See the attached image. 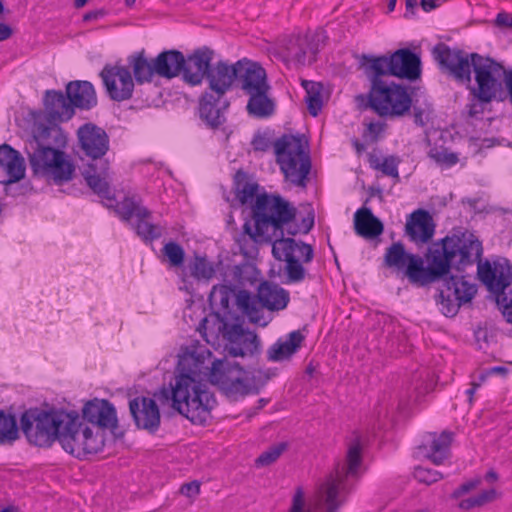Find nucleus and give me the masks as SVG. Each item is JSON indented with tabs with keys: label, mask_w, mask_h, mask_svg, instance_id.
<instances>
[{
	"label": "nucleus",
	"mask_w": 512,
	"mask_h": 512,
	"mask_svg": "<svg viewBox=\"0 0 512 512\" xmlns=\"http://www.w3.org/2000/svg\"><path fill=\"white\" fill-rule=\"evenodd\" d=\"M297 213V208L280 194L261 193L252 206L254 229L250 220L245 221L242 233L236 239L240 253L253 257L258 253L257 245L271 244L272 254L278 261L297 259L294 253L298 250L304 263L311 262L314 257L312 245L285 237L299 233L297 226H291Z\"/></svg>",
	"instance_id": "nucleus-1"
},
{
	"label": "nucleus",
	"mask_w": 512,
	"mask_h": 512,
	"mask_svg": "<svg viewBox=\"0 0 512 512\" xmlns=\"http://www.w3.org/2000/svg\"><path fill=\"white\" fill-rule=\"evenodd\" d=\"M482 252V243L473 233L459 230L432 243L426 253L427 267L419 255L406 252L401 242L386 249L384 265L404 271L410 283L422 287L449 275L451 268L463 271L480 261Z\"/></svg>",
	"instance_id": "nucleus-2"
},
{
	"label": "nucleus",
	"mask_w": 512,
	"mask_h": 512,
	"mask_svg": "<svg viewBox=\"0 0 512 512\" xmlns=\"http://www.w3.org/2000/svg\"><path fill=\"white\" fill-rule=\"evenodd\" d=\"M360 68L370 81L366 108L380 117H401L412 107L409 87L395 82H386L384 76L416 81L421 76L420 56L409 48H401L391 54L374 56L363 54Z\"/></svg>",
	"instance_id": "nucleus-3"
},
{
	"label": "nucleus",
	"mask_w": 512,
	"mask_h": 512,
	"mask_svg": "<svg viewBox=\"0 0 512 512\" xmlns=\"http://www.w3.org/2000/svg\"><path fill=\"white\" fill-rule=\"evenodd\" d=\"M432 55L440 68L460 84L469 85L473 71L476 86H469V90L479 102H503L506 99L511 102V92L507 83L512 77V69H505L504 65L494 58L477 52L467 53L462 49H452L443 42L433 47Z\"/></svg>",
	"instance_id": "nucleus-4"
},
{
	"label": "nucleus",
	"mask_w": 512,
	"mask_h": 512,
	"mask_svg": "<svg viewBox=\"0 0 512 512\" xmlns=\"http://www.w3.org/2000/svg\"><path fill=\"white\" fill-rule=\"evenodd\" d=\"M251 144L255 151L266 152L274 148L276 163L286 181L305 188L311 171L308 141L303 135L283 134L272 142L265 134L254 135Z\"/></svg>",
	"instance_id": "nucleus-5"
},
{
	"label": "nucleus",
	"mask_w": 512,
	"mask_h": 512,
	"mask_svg": "<svg viewBox=\"0 0 512 512\" xmlns=\"http://www.w3.org/2000/svg\"><path fill=\"white\" fill-rule=\"evenodd\" d=\"M195 374L192 370L179 374L171 390L163 389L161 395L164 399L171 400L172 408L191 423L203 425L210 418L216 399L207 390L206 384L196 380Z\"/></svg>",
	"instance_id": "nucleus-6"
},
{
	"label": "nucleus",
	"mask_w": 512,
	"mask_h": 512,
	"mask_svg": "<svg viewBox=\"0 0 512 512\" xmlns=\"http://www.w3.org/2000/svg\"><path fill=\"white\" fill-rule=\"evenodd\" d=\"M67 417V411L62 409L30 408L21 415V429L30 444L47 448L59 440Z\"/></svg>",
	"instance_id": "nucleus-7"
},
{
	"label": "nucleus",
	"mask_w": 512,
	"mask_h": 512,
	"mask_svg": "<svg viewBox=\"0 0 512 512\" xmlns=\"http://www.w3.org/2000/svg\"><path fill=\"white\" fill-rule=\"evenodd\" d=\"M28 148L27 159L32 174L56 185H62L73 179L75 165L60 147H39L35 144Z\"/></svg>",
	"instance_id": "nucleus-8"
},
{
	"label": "nucleus",
	"mask_w": 512,
	"mask_h": 512,
	"mask_svg": "<svg viewBox=\"0 0 512 512\" xmlns=\"http://www.w3.org/2000/svg\"><path fill=\"white\" fill-rule=\"evenodd\" d=\"M346 460V465L337 464L334 474H330L318 490L319 501L327 506V512L338 510L341 505L337 500L340 488L343 487L347 477L357 474L362 463L361 446L358 442L349 447Z\"/></svg>",
	"instance_id": "nucleus-9"
},
{
	"label": "nucleus",
	"mask_w": 512,
	"mask_h": 512,
	"mask_svg": "<svg viewBox=\"0 0 512 512\" xmlns=\"http://www.w3.org/2000/svg\"><path fill=\"white\" fill-rule=\"evenodd\" d=\"M116 213L125 222H130L133 217L135 218L132 227L144 242L151 243L163 234V228L151 221L152 212L143 206L141 200L135 196H126L117 203Z\"/></svg>",
	"instance_id": "nucleus-10"
},
{
	"label": "nucleus",
	"mask_w": 512,
	"mask_h": 512,
	"mask_svg": "<svg viewBox=\"0 0 512 512\" xmlns=\"http://www.w3.org/2000/svg\"><path fill=\"white\" fill-rule=\"evenodd\" d=\"M443 277V287L439 289L436 302L441 312L447 317L455 316L462 304L471 302L477 293V286L465 280L464 276L450 275Z\"/></svg>",
	"instance_id": "nucleus-11"
},
{
	"label": "nucleus",
	"mask_w": 512,
	"mask_h": 512,
	"mask_svg": "<svg viewBox=\"0 0 512 512\" xmlns=\"http://www.w3.org/2000/svg\"><path fill=\"white\" fill-rule=\"evenodd\" d=\"M205 368L209 371L210 382L218 385L227 396H245L249 393L250 388L241 378L243 369L238 363L231 364L227 360L217 359Z\"/></svg>",
	"instance_id": "nucleus-12"
},
{
	"label": "nucleus",
	"mask_w": 512,
	"mask_h": 512,
	"mask_svg": "<svg viewBox=\"0 0 512 512\" xmlns=\"http://www.w3.org/2000/svg\"><path fill=\"white\" fill-rule=\"evenodd\" d=\"M99 76L111 100L122 102L132 98L135 82L129 67L118 63L106 64Z\"/></svg>",
	"instance_id": "nucleus-13"
},
{
	"label": "nucleus",
	"mask_w": 512,
	"mask_h": 512,
	"mask_svg": "<svg viewBox=\"0 0 512 512\" xmlns=\"http://www.w3.org/2000/svg\"><path fill=\"white\" fill-rule=\"evenodd\" d=\"M219 331L230 344L228 347L229 355L243 357L246 354L254 355L260 352V340L257 334L244 330L241 324H229L223 321Z\"/></svg>",
	"instance_id": "nucleus-14"
},
{
	"label": "nucleus",
	"mask_w": 512,
	"mask_h": 512,
	"mask_svg": "<svg viewBox=\"0 0 512 512\" xmlns=\"http://www.w3.org/2000/svg\"><path fill=\"white\" fill-rule=\"evenodd\" d=\"M225 95L205 90L199 97V118L209 129L216 130L226 122L225 113L230 102Z\"/></svg>",
	"instance_id": "nucleus-15"
},
{
	"label": "nucleus",
	"mask_w": 512,
	"mask_h": 512,
	"mask_svg": "<svg viewBox=\"0 0 512 512\" xmlns=\"http://www.w3.org/2000/svg\"><path fill=\"white\" fill-rule=\"evenodd\" d=\"M25 162L19 151L9 144L0 145V183L5 186L6 195H15L12 185L25 177Z\"/></svg>",
	"instance_id": "nucleus-16"
},
{
	"label": "nucleus",
	"mask_w": 512,
	"mask_h": 512,
	"mask_svg": "<svg viewBox=\"0 0 512 512\" xmlns=\"http://www.w3.org/2000/svg\"><path fill=\"white\" fill-rule=\"evenodd\" d=\"M79 146L83 153L92 160H102L110 147L107 132L94 123L88 122L77 130Z\"/></svg>",
	"instance_id": "nucleus-17"
},
{
	"label": "nucleus",
	"mask_w": 512,
	"mask_h": 512,
	"mask_svg": "<svg viewBox=\"0 0 512 512\" xmlns=\"http://www.w3.org/2000/svg\"><path fill=\"white\" fill-rule=\"evenodd\" d=\"M215 52L208 46H202L184 56L185 64L181 69L182 80L190 86L202 84L206 78Z\"/></svg>",
	"instance_id": "nucleus-18"
},
{
	"label": "nucleus",
	"mask_w": 512,
	"mask_h": 512,
	"mask_svg": "<svg viewBox=\"0 0 512 512\" xmlns=\"http://www.w3.org/2000/svg\"><path fill=\"white\" fill-rule=\"evenodd\" d=\"M82 418L98 428L109 429L114 434L118 429L116 409L106 399L94 398L87 401L82 408Z\"/></svg>",
	"instance_id": "nucleus-19"
},
{
	"label": "nucleus",
	"mask_w": 512,
	"mask_h": 512,
	"mask_svg": "<svg viewBox=\"0 0 512 512\" xmlns=\"http://www.w3.org/2000/svg\"><path fill=\"white\" fill-rule=\"evenodd\" d=\"M129 411L137 428L155 433L160 427V411L152 398L139 396L129 401Z\"/></svg>",
	"instance_id": "nucleus-20"
},
{
	"label": "nucleus",
	"mask_w": 512,
	"mask_h": 512,
	"mask_svg": "<svg viewBox=\"0 0 512 512\" xmlns=\"http://www.w3.org/2000/svg\"><path fill=\"white\" fill-rule=\"evenodd\" d=\"M240 61L229 64L227 61L219 60L215 64L211 63L206 80L208 87L206 90L214 91L219 94H226L237 81Z\"/></svg>",
	"instance_id": "nucleus-21"
},
{
	"label": "nucleus",
	"mask_w": 512,
	"mask_h": 512,
	"mask_svg": "<svg viewBox=\"0 0 512 512\" xmlns=\"http://www.w3.org/2000/svg\"><path fill=\"white\" fill-rule=\"evenodd\" d=\"M45 119L48 124H60L70 120L75 110L73 105L62 91L47 90L43 98Z\"/></svg>",
	"instance_id": "nucleus-22"
},
{
	"label": "nucleus",
	"mask_w": 512,
	"mask_h": 512,
	"mask_svg": "<svg viewBox=\"0 0 512 512\" xmlns=\"http://www.w3.org/2000/svg\"><path fill=\"white\" fill-rule=\"evenodd\" d=\"M109 170V162L101 161L100 166L90 163L83 172L84 179L92 191L100 198L106 200L107 207H116L118 203L111 192L110 185L107 181Z\"/></svg>",
	"instance_id": "nucleus-23"
},
{
	"label": "nucleus",
	"mask_w": 512,
	"mask_h": 512,
	"mask_svg": "<svg viewBox=\"0 0 512 512\" xmlns=\"http://www.w3.org/2000/svg\"><path fill=\"white\" fill-rule=\"evenodd\" d=\"M435 222L432 215L424 209L412 212L406 222L405 232L410 241L428 243L435 233Z\"/></svg>",
	"instance_id": "nucleus-24"
},
{
	"label": "nucleus",
	"mask_w": 512,
	"mask_h": 512,
	"mask_svg": "<svg viewBox=\"0 0 512 512\" xmlns=\"http://www.w3.org/2000/svg\"><path fill=\"white\" fill-rule=\"evenodd\" d=\"M67 137L59 124H43L37 123L34 126L32 135L26 140L24 151L28 154L30 145L33 147L37 144L39 147H64Z\"/></svg>",
	"instance_id": "nucleus-25"
},
{
	"label": "nucleus",
	"mask_w": 512,
	"mask_h": 512,
	"mask_svg": "<svg viewBox=\"0 0 512 512\" xmlns=\"http://www.w3.org/2000/svg\"><path fill=\"white\" fill-rule=\"evenodd\" d=\"M478 277L487 290L495 295L497 305H501L508 300L505 289L511 284V274L500 272L499 276H497L496 270L489 262H486L483 265H478Z\"/></svg>",
	"instance_id": "nucleus-26"
},
{
	"label": "nucleus",
	"mask_w": 512,
	"mask_h": 512,
	"mask_svg": "<svg viewBox=\"0 0 512 512\" xmlns=\"http://www.w3.org/2000/svg\"><path fill=\"white\" fill-rule=\"evenodd\" d=\"M239 61L240 68L237 81L240 82L241 89L247 95L264 88H270L267 83L266 72L259 64L246 60Z\"/></svg>",
	"instance_id": "nucleus-27"
},
{
	"label": "nucleus",
	"mask_w": 512,
	"mask_h": 512,
	"mask_svg": "<svg viewBox=\"0 0 512 512\" xmlns=\"http://www.w3.org/2000/svg\"><path fill=\"white\" fill-rule=\"evenodd\" d=\"M256 297L261 309L266 308L270 311L284 310L290 301L289 292L270 281H263L259 285Z\"/></svg>",
	"instance_id": "nucleus-28"
},
{
	"label": "nucleus",
	"mask_w": 512,
	"mask_h": 512,
	"mask_svg": "<svg viewBox=\"0 0 512 512\" xmlns=\"http://www.w3.org/2000/svg\"><path fill=\"white\" fill-rule=\"evenodd\" d=\"M67 415L58 441L66 452L76 457V451L72 448L76 446L83 447L84 428H82L83 424L80 422L79 414L76 411L67 412Z\"/></svg>",
	"instance_id": "nucleus-29"
},
{
	"label": "nucleus",
	"mask_w": 512,
	"mask_h": 512,
	"mask_svg": "<svg viewBox=\"0 0 512 512\" xmlns=\"http://www.w3.org/2000/svg\"><path fill=\"white\" fill-rule=\"evenodd\" d=\"M66 94L74 109L90 110L97 105L96 92L89 81H70L66 85Z\"/></svg>",
	"instance_id": "nucleus-30"
},
{
	"label": "nucleus",
	"mask_w": 512,
	"mask_h": 512,
	"mask_svg": "<svg viewBox=\"0 0 512 512\" xmlns=\"http://www.w3.org/2000/svg\"><path fill=\"white\" fill-rule=\"evenodd\" d=\"M184 64V54L176 49L162 51L154 58V70L157 76L166 79L181 75Z\"/></svg>",
	"instance_id": "nucleus-31"
},
{
	"label": "nucleus",
	"mask_w": 512,
	"mask_h": 512,
	"mask_svg": "<svg viewBox=\"0 0 512 512\" xmlns=\"http://www.w3.org/2000/svg\"><path fill=\"white\" fill-rule=\"evenodd\" d=\"M354 230L365 239H374L383 233L384 226L370 208L362 207L354 214Z\"/></svg>",
	"instance_id": "nucleus-32"
},
{
	"label": "nucleus",
	"mask_w": 512,
	"mask_h": 512,
	"mask_svg": "<svg viewBox=\"0 0 512 512\" xmlns=\"http://www.w3.org/2000/svg\"><path fill=\"white\" fill-rule=\"evenodd\" d=\"M304 335L299 331H292L286 340L279 339L267 351L269 361L280 362L290 359L302 346Z\"/></svg>",
	"instance_id": "nucleus-33"
},
{
	"label": "nucleus",
	"mask_w": 512,
	"mask_h": 512,
	"mask_svg": "<svg viewBox=\"0 0 512 512\" xmlns=\"http://www.w3.org/2000/svg\"><path fill=\"white\" fill-rule=\"evenodd\" d=\"M431 437L430 444L420 446L424 448L427 453L426 457L431 460L435 465L442 464L450 456V447L453 440V433L449 431H443L441 434L430 433Z\"/></svg>",
	"instance_id": "nucleus-34"
},
{
	"label": "nucleus",
	"mask_w": 512,
	"mask_h": 512,
	"mask_svg": "<svg viewBox=\"0 0 512 512\" xmlns=\"http://www.w3.org/2000/svg\"><path fill=\"white\" fill-rule=\"evenodd\" d=\"M127 62L132 68L134 82L138 85L151 83L154 76L157 75L154 70V59L149 60L144 50L128 56Z\"/></svg>",
	"instance_id": "nucleus-35"
},
{
	"label": "nucleus",
	"mask_w": 512,
	"mask_h": 512,
	"mask_svg": "<svg viewBox=\"0 0 512 512\" xmlns=\"http://www.w3.org/2000/svg\"><path fill=\"white\" fill-rule=\"evenodd\" d=\"M269 90L270 88H264L248 94L250 97L246 108L249 115L260 119L273 115L275 111V103L268 97Z\"/></svg>",
	"instance_id": "nucleus-36"
},
{
	"label": "nucleus",
	"mask_w": 512,
	"mask_h": 512,
	"mask_svg": "<svg viewBox=\"0 0 512 512\" xmlns=\"http://www.w3.org/2000/svg\"><path fill=\"white\" fill-rule=\"evenodd\" d=\"M236 304L238 308L245 314L249 321L262 327L268 322L264 320L262 309L259 306L257 297L254 298L247 290H240L236 295Z\"/></svg>",
	"instance_id": "nucleus-37"
},
{
	"label": "nucleus",
	"mask_w": 512,
	"mask_h": 512,
	"mask_svg": "<svg viewBox=\"0 0 512 512\" xmlns=\"http://www.w3.org/2000/svg\"><path fill=\"white\" fill-rule=\"evenodd\" d=\"M302 86L306 92L305 102L307 103L308 111L313 117H316L323 106V85L319 82L303 80Z\"/></svg>",
	"instance_id": "nucleus-38"
},
{
	"label": "nucleus",
	"mask_w": 512,
	"mask_h": 512,
	"mask_svg": "<svg viewBox=\"0 0 512 512\" xmlns=\"http://www.w3.org/2000/svg\"><path fill=\"white\" fill-rule=\"evenodd\" d=\"M83 447L76 446L72 450L76 451V457L82 458L88 454H97L104 448V437L102 434H93L89 427H84V436H82Z\"/></svg>",
	"instance_id": "nucleus-39"
},
{
	"label": "nucleus",
	"mask_w": 512,
	"mask_h": 512,
	"mask_svg": "<svg viewBox=\"0 0 512 512\" xmlns=\"http://www.w3.org/2000/svg\"><path fill=\"white\" fill-rule=\"evenodd\" d=\"M307 45V41L303 37L291 39L286 47L287 57L298 66L312 65L314 62H310Z\"/></svg>",
	"instance_id": "nucleus-40"
},
{
	"label": "nucleus",
	"mask_w": 512,
	"mask_h": 512,
	"mask_svg": "<svg viewBox=\"0 0 512 512\" xmlns=\"http://www.w3.org/2000/svg\"><path fill=\"white\" fill-rule=\"evenodd\" d=\"M19 438L16 417L0 410V444H12Z\"/></svg>",
	"instance_id": "nucleus-41"
},
{
	"label": "nucleus",
	"mask_w": 512,
	"mask_h": 512,
	"mask_svg": "<svg viewBox=\"0 0 512 512\" xmlns=\"http://www.w3.org/2000/svg\"><path fill=\"white\" fill-rule=\"evenodd\" d=\"M500 497V494L495 488L483 490L479 494L463 499L459 502L458 507L462 510H471L474 508L483 507L489 503L494 502Z\"/></svg>",
	"instance_id": "nucleus-42"
},
{
	"label": "nucleus",
	"mask_w": 512,
	"mask_h": 512,
	"mask_svg": "<svg viewBox=\"0 0 512 512\" xmlns=\"http://www.w3.org/2000/svg\"><path fill=\"white\" fill-rule=\"evenodd\" d=\"M239 175H240V173L238 172L236 175V188H235L236 198L243 205H245L249 202H252V200L254 199L253 203L251 204V207H252L256 201L257 196L260 195V194H257V190H258L259 186L257 183H251L248 181H243V182L239 181L238 180Z\"/></svg>",
	"instance_id": "nucleus-43"
},
{
	"label": "nucleus",
	"mask_w": 512,
	"mask_h": 512,
	"mask_svg": "<svg viewBox=\"0 0 512 512\" xmlns=\"http://www.w3.org/2000/svg\"><path fill=\"white\" fill-rule=\"evenodd\" d=\"M307 41V47L310 54V62H316L317 54L320 49H322L326 41L328 40V36L326 31L322 28L316 29L312 34H307L303 37Z\"/></svg>",
	"instance_id": "nucleus-44"
},
{
	"label": "nucleus",
	"mask_w": 512,
	"mask_h": 512,
	"mask_svg": "<svg viewBox=\"0 0 512 512\" xmlns=\"http://www.w3.org/2000/svg\"><path fill=\"white\" fill-rule=\"evenodd\" d=\"M428 155L439 166L446 168L454 166L459 161L456 153L450 152L447 148L442 146L431 148Z\"/></svg>",
	"instance_id": "nucleus-45"
},
{
	"label": "nucleus",
	"mask_w": 512,
	"mask_h": 512,
	"mask_svg": "<svg viewBox=\"0 0 512 512\" xmlns=\"http://www.w3.org/2000/svg\"><path fill=\"white\" fill-rule=\"evenodd\" d=\"M163 255L167 258L170 266L181 267L185 260V251L177 242L170 241L162 248Z\"/></svg>",
	"instance_id": "nucleus-46"
},
{
	"label": "nucleus",
	"mask_w": 512,
	"mask_h": 512,
	"mask_svg": "<svg viewBox=\"0 0 512 512\" xmlns=\"http://www.w3.org/2000/svg\"><path fill=\"white\" fill-rule=\"evenodd\" d=\"M287 449V443H277L262 452L255 460L257 467H265L274 463Z\"/></svg>",
	"instance_id": "nucleus-47"
},
{
	"label": "nucleus",
	"mask_w": 512,
	"mask_h": 512,
	"mask_svg": "<svg viewBox=\"0 0 512 512\" xmlns=\"http://www.w3.org/2000/svg\"><path fill=\"white\" fill-rule=\"evenodd\" d=\"M191 276L196 279H210L215 271L210 262L205 257L196 256L190 264Z\"/></svg>",
	"instance_id": "nucleus-48"
},
{
	"label": "nucleus",
	"mask_w": 512,
	"mask_h": 512,
	"mask_svg": "<svg viewBox=\"0 0 512 512\" xmlns=\"http://www.w3.org/2000/svg\"><path fill=\"white\" fill-rule=\"evenodd\" d=\"M285 272L289 282L298 283L305 279L306 270L298 259L286 262Z\"/></svg>",
	"instance_id": "nucleus-49"
},
{
	"label": "nucleus",
	"mask_w": 512,
	"mask_h": 512,
	"mask_svg": "<svg viewBox=\"0 0 512 512\" xmlns=\"http://www.w3.org/2000/svg\"><path fill=\"white\" fill-rule=\"evenodd\" d=\"M413 475L418 482L426 485H431L443 477L440 472L424 467L415 468Z\"/></svg>",
	"instance_id": "nucleus-50"
},
{
	"label": "nucleus",
	"mask_w": 512,
	"mask_h": 512,
	"mask_svg": "<svg viewBox=\"0 0 512 512\" xmlns=\"http://www.w3.org/2000/svg\"><path fill=\"white\" fill-rule=\"evenodd\" d=\"M482 483V480L480 477H476L473 479H470L464 483H462L457 489H455L452 494V499H459L463 495L469 493L470 491L476 489L480 484Z\"/></svg>",
	"instance_id": "nucleus-51"
},
{
	"label": "nucleus",
	"mask_w": 512,
	"mask_h": 512,
	"mask_svg": "<svg viewBox=\"0 0 512 512\" xmlns=\"http://www.w3.org/2000/svg\"><path fill=\"white\" fill-rule=\"evenodd\" d=\"M385 124L380 122H371L363 134L366 141L375 143L379 140L381 133L384 131Z\"/></svg>",
	"instance_id": "nucleus-52"
},
{
	"label": "nucleus",
	"mask_w": 512,
	"mask_h": 512,
	"mask_svg": "<svg viewBox=\"0 0 512 512\" xmlns=\"http://www.w3.org/2000/svg\"><path fill=\"white\" fill-rule=\"evenodd\" d=\"M398 164L399 160L394 156L385 157L383 162L380 165V171H382L383 174L398 178L399 172H398Z\"/></svg>",
	"instance_id": "nucleus-53"
},
{
	"label": "nucleus",
	"mask_w": 512,
	"mask_h": 512,
	"mask_svg": "<svg viewBox=\"0 0 512 512\" xmlns=\"http://www.w3.org/2000/svg\"><path fill=\"white\" fill-rule=\"evenodd\" d=\"M493 25L500 30L511 29L512 14L506 11H500L493 20Z\"/></svg>",
	"instance_id": "nucleus-54"
},
{
	"label": "nucleus",
	"mask_w": 512,
	"mask_h": 512,
	"mask_svg": "<svg viewBox=\"0 0 512 512\" xmlns=\"http://www.w3.org/2000/svg\"><path fill=\"white\" fill-rule=\"evenodd\" d=\"M305 500L302 487H297L292 499V505L289 512H307L304 510Z\"/></svg>",
	"instance_id": "nucleus-55"
},
{
	"label": "nucleus",
	"mask_w": 512,
	"mask_h": 512,
	"mask_svg": "<svg viewBox=\"0 0 512 512\" xmlns=\"http://www.w3.org/2000/svg\"><path fill=\"white\" fill-rule=\"evenodd\" d=\"M201 483L197 480L187 482L181 485L180 493L188 498H193L200 493Z\"/></svg>",
	"instance_id": "nucleus-56"
},
{
	"label": "nucleus",
	"mask_w": 512,
	"mask_h": 512,
	"mask_svg": "<svg viewBox=\"0 0 512 512\" xmlns=\"http://www.w3.org/2000/svg\"><path fill=\"white\" fill-rule=\"evenodd\" d=\"M294 223H295V221L293 223H291V226H296V224H294ZM314 223H315V214H314V211L311 209L307 213V215L302 219L300 226L297 225L298 229L300 230L299 232H301L303 234H308L314 227Z\"/></svg>",
	"instance_id": "nucleus-57"
},
{
	"label": "nucleus",
	"mask_w": 512,
	"mask_h": 512,
	"mask_svg": "<svg viewBox=\"0 0 512 512\" xmlns=\"http://www.w3.org/2000/svg\"><path fill=\"white\" fill-rule=\"evenodd\" d=\"M509 372V369L505 366H495L485 369L480 374V380L484 381L487 377L492 375H500L501 377H506Z\"/></svg>",
	"instance_id": "nucleus-58"
},
{
	"label": "nucleus",
	"mask_w": 512,
	"mask_h": 512,
	"mask_svg": "<svg viewBox=\"0 0 512 512\" xmlns=\"http://www.w3.org/2000/svg\"><path fill=\"white\" fill-rule=\"evenodd\" d=\"M229 289L230 288L226 285H221L219 288L214 286L212 289V292H211V296H215L217 293H220V295H221L220 303L223 306H227L228 305V290Z\"/></svg>",
	"instance_id": "nucleus-59"
},
{
	"label": "nucleus",
	"mask_w": 512,
	"mask_h": 512,
	"mask_svg": "<svg viewBox=\"0 0 512 512\" xmlns=\"http://www.w3.org/2000/svg\"><path fill=\"white\" fill-rule=\"evenodd\" d=\"M501 310L504 318L508 323H512V298L508 302L507 300L503 302L501 305H498Z\"/></svg>",
	"instance_id": "nucleus-60"
},
{
	"label": "nucleus",
	"mask_w": 512,
	"mask_h": 512,
	"mask_svg": "<svg viewBox=\"0 0 512 512\" xmlns=\"http://www.w3.org/2000/svg\"><path fill=\"white\" fill-rule=\"evenodd\" d=\"M467 114L469 117L474 118L479 114H482L484 111L483 106L480 103L472 102L466 105Z\"/></svg>",
	"instance_id": "nucleus-61"
},
{
	"label": "nucleus",
	"mask_w": 512,
	"mask_h": 512,
	"mask_svg": "<svg viewBox=\"0 0 512 512\" xmlns=\"http://www.w3.org/2000/svg\"><path fill=\"white\" fill-rule=\"evenodd\" d=\"M105 14H106V11L104 9L89 11L83 15V21H85V22L94 21V20H97V19L103 17Z\"/></svg>",
	"instance_id": "nucleus-62"
},
{
	"label": "nucleus",
	"mask_w": 512,
	"mask_h": 512,
	"mask_svg": "<svg viewBox=\"0 0 512 512\" xmlns=\"http://www.w3.org/2000/svg\"><path fill=\"white\" fill-rule=\"evenodd\" d=\"M423 115H424V111L421 107H418L416 105L413 106V118H414V123L418 126H424L425 125V121H424V118H423Z\"/></svg>",
	"instance_id": "nucleus-63"
},
{
	"label": "nucleus",
	"mask_w": 512,
	"mask_h": 512,
	"mask_svg": "<svg viewBox=\"0 0 512 512\" xmlns=\"http://www.w3.org/2000/svg\"><path fill=\"white\" fill-rule=\"evenodd\" d=\"M13 34L12 28L5 23H0V41L9 39Z\"/></svg>",
	"instance_id": "nucleus-64"
}]
</instances>
